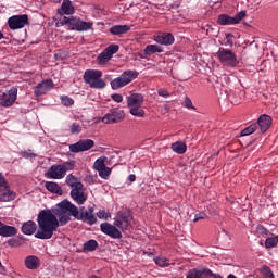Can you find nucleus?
<instances>
[{"label": "nucleus", "mask_w": 278, "mask_h": 278, "mask_svg": "<svg viewBox=\"0 0 278 278\" xmlns=\"http://www.w3.org/2000/svg\"><path fill=\"white\" fill-rule=\"evenodd\" d=\"M71 216L83 220L87 225H97V215H94V207L90 206L88 211H84V207L77 208L75 204L68 200H63L54 208H46L39 212L37 216L38 230L35 233V238L38 240H51L53 233L58 231V228L64 227L70 220Z\"/></svg>", "instance_id": "nucleus-1"}, {"label": "nucleus", "mask_w": 278, "mask_h": 278, "mask_svg": "<svg viewBox=\"0 0 278 278\" xmlns=\"http://www.w3.org/2000/svg\"><path fill=\"white\" fill-rule=\"evenodd\" d=\"M101 77H103V72L100 70H86L83 75L85 84H88L94 90H103L108 86Z\"/></svg>", "instance_id": "nucleus-2"}, {"label": "nucleus", "mask_w": 278, "mask_h": 278, "mask_svg": "<svg viewBox=\"0 0 278 278\" xmlns=\"http://www.w3.org/2000/svg\"><path fill=\"white\" fill-rule=\"evenodd\" d=\"M143 103L144 96H142V93H132L127 98V106L129 108V112L137 118H144L147 115L144 109H142Z\"/></svg>", "instance_id": "nucleus-3"}, {"label": "nucleus", "mask_w": 278, "mask_h": 278, "mask_svg": "<svg viewBox=\"0 0 278 278\" xmlns=\"http://www.w3.org/2000/svg\"><path fill=\"white\" fill-rule=\"evenodd\" d=\"M62 25H68V27H71V29H73L74 31H88L92 29L94 24L92 22H85L81 18H77V17L70 18L64 16L61 22L56 23V27H60Z\"/></svg>", "instance_id": "nucleus-4"}, {"label": "nucleus", "mask_w": 278, "mask_h": 278, "mask_svg": "<svg viewBox=\"0 0 278 278\" xmlns=\"http://www.w3.org/2000/svg\"><path fill=\"white\" fill-rule=\"evenodd\" d=\"M139 73L138 71L127 70L118 77L111 80L110 86L112 90H121V88H125V86H129L134 79H137Z\"/></svg>", "instance_id": "nucleus-5"}, {"label": "nucleus", "mask_w": 278, "mask_h": 278, "mask_svg": "<svg viewBox=\"0 0 278 278\" xmlns=\"http://www.w3.org/2000/svg\"><path fill=\"white\" fill-rule=\"evenodd\" d=\"M217 58L219 62L228 68H236V66L240 64L236 52L231 51L230 49L219 48L217 52Z\"/></svg>", "instance_id": "nucleus-6"}, {"label": "nucleus", "mask_w": 278, "mask_h": 278, "mask_svg": "<svg viewBox=\"0 0 278 278\" xmlns=\"http://www.w3.org/2000/svg\"><path fill=\"white\" fill-rule=\"evenodd\" d=\"M104 125H115L116 123H123L125 121V111L119 108H112L108 113L100 118Z\"/></svg>", "instance_id": "nucleus-7"}, {"label": "nucleus", "mask_w": 278, "mask_h": 278, "mask_svg": "<svg viewBox=\"0 0 278 278\" xmlns=\"http://www.w3.org/2000/svg\"><path fill=\"white\" fill-rule=\"evenodd\" d=\"M131 220H134V216L129 211H119L115 216L114 225L121 231H129L131 228Z\"/></svg>", "instance_id": "nucleus-8"}, {"label": "nucleus", "mask_w": 278, "mask_h": 278, "mask_svg": "<svg viewBox=\"0 0 278 278\" xmlns=\"http://www.w3.org/2000/svg\"><path fill=\"white\" fill-rule=\"evenodd\" d=\"M121 47L116 43L108 46L98 56H97V62L99 66H103L112 60L115 53H118V50Z\"/></svg>", "instance_id": "nucleus-9"}, {"label": "nucleus", "mask_w": 278, "mask_h": 278, "mask_svg": "<svg viewBox=\"0 0 278 278\" xmlns=\"http://www.w3.org/2000/svg\"><path fill=\"white\" fill-rule=\"evenodd\" d=\"M18 97V88L12 87L7 92H3L0 96V105L1 108H12L16 103Z\"/></svg>", "instance_id": "nucleus-10"}, {"label": "nucleus", "mask_w": 278, "mask_h": 278, "mask_svg": "<svg viewBox=\"0 0 278 278\" xmlns=\"http://www.w3.org/2000/svg\"><path fill=\"white\" fill-rule=\"evenodd\" d=\"M245 17H247V11H240L235 16L220 14L217 17V23L218 25H238Z\"/></svg>", "instance_id": "nucleus-11"}, {"label": "nucleus", "mask_w": 278, "mask_h": 278, "mask_svg": "<svg viewBox=\"0 0 278 278\" xmlns=\"http://www.w3.org/2000/svg\"><path fill=\"white\" fill-rule=\"evenodd\" d=\"M9 28L13 31L16 29H23L25 25H29V15L22 14V15H13L8 18Z\"/></svg>", "instance_id": "nucleus-12"}, {"label": "nucleus", "mask_w": 278, "mask_h": 278, "mask_svg": "<svg viewBox=\"0 0 278 278\" xmlns=\"http://www.w3.org/2000/svg\"><path fill=\"white\" fill-rule=\"evenodd\" d=\"M223 278L220 274H214L212 273V269L207 267H202V268H193L189 270L188 275L186 278Z\"/></svg>", "instance_id": "nucleus-13"}, {"label": "nucleus", "mask_w": 278, "mask_h": 278, "mask_svg": "<svg viewBox=\"0 0 278 278\" xmlns=\"http://www.w3.org/2000/svg\"><path fill=\"white\" fill-rule=\"evenodd\" d=\"M100 231L105 236H109V238H113V240H121V238H123V233L114 224L102 223L100 225Z\"/></svg>", "instance_id": "nucleus-14"}, {"label": "nucleus", "mask_w": 278, "mask_h": 278, "mask_svg": "<svg viewBox=\"0 0 278 278\" xmlns=\"http://www.w3.org/2000/svg\"><path fill=\"white\" fill-rule=\"evenodd\" d=\"M94 147V140L92 139H80L74 144H70V151L72 153H81L84 151H90Z\"/></svg>", "instance_id": "nucleus-15"}, {"label": "nucleus", "mask_w": 278, "mask_h": 278, "mask_svg": "<svg viewBox=\"0 0 278 278\" xmlns=\"http://www.w3.org/2000/svg\"><path fill=\"white\" fill-rule=\"evenodd\" d=\"M108 160V157L103 156V157H99L94 164V170H97L99 173V176L102 179H108V177H110V175H112V168L105 166V161Z\"/></svg>", "instance_id": "nucleus-16"}, {"label": "nucleus", "mask_w": 278, "mask_h": 278, "mask_svg": "<svg viewBox=\"0 0 278 278\" xmlns=\"http://www.w3.org/2000/svg\"><path fill=\"white\" fill-rule=\"evenodd\" d=\"M47 179H64L66 174H64V168L61 164L51 165V167L45 173Z\"/></svg>", "instance_id": "nucleus-17"}, {"label": "nucleus", "mask_w": 278, "mask_h": 278, "mask_svg": "<svg viewBox=\"0 0 278 278\" xmlns=\"http://www.w3.org/2000/svg\"><path fill=\"white\" fill-rule=\"evenodd\" d=\"M70 194L77 205H84V203L88 201V194L84 192V185L76 187V189H72Z\"/></svg>", "instance_id": "nucleus-18"}, {"label": "nucleus", "mask_w": 278, "mask_h": 278, "mask_svg": "<svg viewBox=\"0 0 278 278\" xmlns=\"http://www.w3.org/2000/svg\"><path fill=\"white\" fill-rule=\"evenodd\" d=\"M53 88V80L46 79L39 83L34 90L35 97H42V94H47L49 90Z\"/></svg>", "instance_id": "nucleus-19"}, {"label": "nucleus", "mask_w": 278, "mask_h": 278, "mask_svg": "<svg viewBox=\"0 0 278 278\" xmlns=\"http://www.w3.org/2000/svg\"><path fill=\"white\" fill-rule=\"evenodd\" d=\"M155 42L157 45H164L165 47H169L170 45H174L175 42V36L170 33H161L159 35L154 36Z\"/></svg>", "instance_id": "nucleus-20"}, {"label": "nucleus", "mask_w": 278, "mask_h": 278, "mask_svg": "<svg viewBox=\"0 0 278 278\" xmlns=\"http://www.w3.org/2000/svg\"><path fill=\"white\" fill-rule=\"evenodd\" d=\"M257 127H260L262 134H266L268 129H270V125H273V117L269 115L263 114L258 117Z\"/></svg>", "instance_id": "nucleus-21"}, {"label": "nucleus", "mask_w": 278, "mask_h": 278, "mask_svg": "<svg viewBox=\"0 0 278 278\" xmlns=\"http://www.w3.org/2000/svg\"><path fill=\"white\" fill-rule=\"evenodd\" d=\"M24 264L28 270H37V268H40V258L36 255H28L24 260Z\"/></svg>", "instance_id": "nucleus-22"}, {"label": "nucleus", "mask_w": 278, "mask_h": 278, "mask_svg": "<svg viewBox=\"0 0 278 278\" xmlns=\"http://www.w3.org/2000/svg\"><path fill=\"white\" fill-rule=\"evenodd\" d=\"M37 229H38V225H36V222L34 220H28L24 223L21 228L22 233H24V236H34Z\"/></svg>", "instance_id": "nucleus-23"}, {"label": "nucleus", "mask_w": 278, "mask_h": 278, "mask_svg": "<svg viewBox=\"0 0 278 278\" xmlns=\"http://www.w3.org/2000/svg\"><path fill=\"white\" fill-rule=\"evenodd\" d=\"M18 233V229L14 226L3 225L0 227V236L2 238H12Z\"/></svg>", "instance_id": "nucleus-24"}, {"label": "nucleus", "mask_w": 278, "mask_h": 278, "mask_svg": "<svg viewBox=\"0 0 278 278\" xmlns=\"http://www.w3.org/2000/svg\"><path fill=\"white\" fill-rule=\"evenodd\" d=\"M58 14L61 16L64 14H75V7H73L71 0H63L61 9L58 10Z\"/></svg>", "instance_id": "nucleus-25"}, {"label": "nucleus", "mask_w": 278, "mask_h": 278, "mask_svg": "<svg viewBox=\"0 0 278 278\" xmlns=\"http://www.w3.org/2000/svg\"><path fill=\"white\" fill-rule=\"evenodd\" d=\"M16 199V193L10 190V188L0 189V201L3 203L14 201Z\"/></svg>", "instance_id": "nucleus-26"}, {"label": "nucleus", "mask_w": 278, "mask_h": 278, "mask_svg": "<svg viewBox=\"0 0 278 278\" xmlns=\"http://www.w3.org/2000/svg\"><path fill=\"white\" fill-rule=\"evenodd\" d=\"M45 188L52 194H59V197H62L63 194L62 187L55 181H46Z\"/></svg>", "instance_id": "nucleus-27"}, {"label": "nucleus", "mask_w": 278, "mask_h": 278, "mask_svg": "<svg viewBox=\"0 0 278 278\" xmlns=\"http://www.w3.org/2000/svg\"><path fill=\"white\" fill-rule=\"evenodd\" d=\"M65 184L70 188H72V190H75L76 188L84 186V184H81V180H79V178L75 177L73 174H68L66 176Z\"/></svg>", "instance_id": "nucleus-28"}, {"label": "nucleus", "mask_w": 278, "mask_h": 278, "mask_svg": "<svg viewBox=\"0 0 278 278\" xmlns=\"http://www.w3.org/2000/svg\"><path fill=\"white\" fill-rule=\"evenodd\" d=\"M131 27L129 25H115L110 28V34L113 36H123V34H127V31H130Z\"/></svg>", "instance_id": "nucleus-29"}, {"label": "nucleus", "mask_w": 278, "mask_h": 278, "mask_svg": "<svg viewBox=\"0 0 278 278\" xmlns=\"http://www.w3.org/2000/svg\"><path fill=\"white\" fill-rule=\"evenodd\" d=\"M170 149L172 151H174V153H177L178 155H184V153L188 151V146H186V142L184 141H176L172 143Z\"/></svg>", "instance_id": "nucleus-30"}, {"label": "nucleus", "mask_w": 278, "mask_h": 278, "mask_svg": "<svg viewBox=\"0 0 278 278\" xmlns=\"http://www.w3.org/2000/svg\"><path fill=\"white\" fill-rule=\"evenodd\" d=\"M143 51L146 55H153L154 53H164V48L157 45H148Z\"/></svg>", "instance_id": "nucleus-31"}, {"label": "nucleus", "mask_w": 278, "mask_h": 278, "mask_svg": "<svg viewBox=\"0 0 278 278\" xmlns=\"http://www.w3.org/2000/svg\"><path fill=\"white\" fill-rule=\"evenodd\" d=\"M242 91L237 90L228 94V99L233 105H240L242 103Z\"/></svg>", "instance_id": "nucleus-32"}, {"label": "nucleus", "mask_w": 278, "mask_h": 278, "mask_svg": "<svg viewBox=\"0 0 278 278\" xmlns=\"http://www.w3.org/2000/svg\"><path fill=\"white\" fill-rule=\"evenodd\" d=\"M99 248V242L97 240L90 239L84 243L83 249L84 251H97Z\"/></svg>", "instance_id": "nucleus-33"}, {"label": "nucleus", "mask_w": 278, "mask_h": 278, "mask_svg": "<svg viewBox=\"0 0 278 278\" xmlns=\"http://www.w3.org/2000/svg\"><path fill=\"white\" fill-rule=\"evenodd\" d=\"M153 261L156 266H160L161 268H166L170 266V261L166 257H154Z\"/></svg>", "instance_id": "nucleus-34"}, {"label": "nucleus", "mask_w": 278, "mask_h": 278, "mask_svg": "<svg viewBox=\"0 0 278 278\" xmlns=\"http://www.w3.org/2000/svg\"><path fill=\"white\" fill-rule=\"evenodd\" d=\"M278 244V235L275 237H269L265 240V249H275Z\"/></svg>", "instance_id": "nucleus-35"}, {"label": "nucleus", "mask_w": 278, "mask_h": 278, "mask_svg": "<svg viewBox=\"0 0 278 278\" xmlns=\"http://www.w3.org/2000/svg\"><path fill=\"white\" fill-rule=\"evenodd\" d=\"M75 161H66L64 163L61 164V167L63 168V173L66 175V173H68V170H73L75 168Z\"/></svg>", "instance_id": "nucleus-36"}, {"label": "nucleus", "mask_w": 278, "mask_h": 278, "mask_svg": "<svg viewBox=\"0 0 278 278\" xmlns=\"http://www.w3.org/2000/svg\"><path fill=\"white\" fill-rule=\"evenodd\" d=\"M257 131V124H252L241 131V136H251Z\"/></svg>", "instance_id": "nucleus-37"}, {"label": "nucleus", "mask_w": 278, "mask_h": 278, "mask_svg": "<svg viewBox=\"0 0 278 278\" xmlns=\"http://www.w3.org/2000/svg\"><path fill=\"white\" fill-rule=\"evenodd\" d=\"M61 103L65 108H71V105H75V100L68 96H61Z\"/></svg>", "instance_id": "nucleus-38"}, {"label": "nucleus", "mask_w": 278, "mask_h": 278, "mask_svg": "<svg viewBox=\"0 0 278 278\" xmlns=\"http://www.w3.org/2000/svg\"><path fill=\"white\" fill-rule=\"evenodd\" d=\"M97 216L100 218V220H108L109 218H112V213L106 212L105 210H100L97 213Z\"/></svg>", "instance_id": "nucleus-39"}, {"label": "nucleus", "mask_w": 278, "mask_h": 278, "mask_svg": "<svg viewBox=\"0 0 278 278\" xmlns=\"http://www.w3.org/2000/svg\"><path fill=\"white\" fill-rule=\"evenodd\" d=\"M182 105H184V108H187L188 110H197L194 104H192V100L188 97L185 98Z\"/></svg>", "instance_id": "nucleus-40"}, {"label": "nucleus", "mask_w": 278, "mask_h": 278, "mask_svg": "<svg viewBox=\"0 0 278 278\" xmlns=\"http://www.w3.org/2000/svg\"><path fill=\"white\" fill-rule=\"evenodd\" d=\"M21 156L25 157L26 160H33V157H36L37 154L33 153L31 150H26V151L21 152Z\"/></svg>", "instance_id": "nucleus-41"}, {"label": "nucleus", "mask_w": 278, "mask_h": 278, "mask_svg": "<svg viewBox=\"0 0 278 278\" xmlns=\"http://www.w3.org/2000/svg\"><path fill=\"white\" fill-rule=\"evenodd\" d=\"M9 247L16 248V247H23V241L20 239H9L8 240Z\"/></svg>", "instance_id": "nucleus-42"}, {"label": "nucleus", "mask_w": 278, "mask_h": 278, "mask_svg": "<svg viewBox=\"0 0 278 278\" xmlns=\"http://www.w3.org/2000/svg\"><path fill=\"white\" fill-rule=\"evenodd\" d=\"M71 131L73 134H81V126L79 124H77V123H73L71 125Z\"/></svg>", "instance_id": "nucleus-43"}, {"label": "nucleus", "mask_w": 278, "mask_h": 278, "mask_svg": "<svg viewBox=\"0 0 278 278\" xmlns=\"http://www.w3.org/2000/svg\"><path fill=\"white\" fill-rule=\"evenodd\" d=\"M157 94L159 97H163L164 99H168V97H170V92H168V90H166L165 88L159 89Z\"/></svg>", "instance_id": "nucleus-44"}, {"label": "nucleus", "mask_w": 278, "mask_h": 278, "mask_svg": "<svg viewBox=\"0 0 278 278\" xmlns=\"http://www.w3.org/2000/svg\"><path fill=\"white\" fill-rule=\"evenodd\" d=\"M0 188H10V185L2 173H0Z\"/></svg>", "instance_id": "nucleus-45"}, {"label": "nucleus", "mask_w": 278, "mask_h": 278, "mask_svg": "<svg viewBox=\"0 0 278 278\" xmlns=\"http://www.w3.org/2000/svg\"><path fill=\"white\" fill-rule=\"evenodd\" d=\"M207 215L205 213L200 212L194 215L193 223H199V220H203V218H206Z\"/></svg>", "instance_id": "nucleus-46"}, {"label": "nucleus", "mask_w": 278, "mask_h": 278, "mask_svg": "<svg viewBox=\"0 0 278 278\" xmlns=\"http://www.w3.org/2000/svg\"><path fill=\"white\" fill-rule=\"evenodd\" d=\"M256 231L257 233H261V236H266L268 233V230L262 225L256 227Z\"/></svg>", "instance_id": "nucleus-47"}, {"label": "nucleus", "mask_w": 278, "mask_h": 278, "mask_svg": "<svg viewBox=\"0 0 278 278\" xmlns=\"http://www.w3.org/2000/svg\"><path fill=\"white\" fill-rule=\"evenodd\" d=\"M112 99L115 103H123V96L121 93L112 94Z\"/></svg>", "instance_id": "nucleus-48"}, {"label": "nucleus", "mask_w": 278, "mask_h": 278, "mask_svg": "<svg viewBox=\"0 0 278 278\" xmlns=\"http://www.w3.org/2000/svg\"><path fill=\"white\" fill-rule=\"evenodd\" d=\"M265 278H275L273 270H270L268 267H265Z\"/></svg>", "instance_id": "nucleus-49"}, {"label": "nucleus", "mask_w": 278, "mask_h": 278, "mask_svg": "<svg viewBox=\"0 0 278 278\" xmlns=\"http://www.w3.org/2000/svg\"><path fill=\"white\" fill-rule=\"evenodd\" d=\"M231 38H233V35L228 33L226 34V40L228 42V45H233V40H231Z\"/></svg>", "instance_id": "nucleus-50"}, {"label": "nucleus", "mask_w": 278, "mask_h": 278, "mask_svg": "<svg viewBox=\"0 0 278 278\" xmlns=\"http://www.w3.org/2000/svg\"><path fill=\"white\" fill-rule=\"evenodd\" d=\"M128 181H130V184H134V181H136V176L134 174H130L128 176Z\"/></svg>", "instance_id": "nucleus-51"}, {"label": "nucleus", "mask_w": 278, "mask_h": 278, "mask_svg": "<svg viewBox=\"0 0 278 278\" xmlns=\"http://www.w3.org/2000/svg\"><path fill=\"white\" fill-rule=\"evenodd\" d=\"M227 278H238V277H236V275H233V274H230V275H228Z\"/></svg>", "instance_id": "nucleus-52"}, {"label": "nucleus", "mask_w": 278, "mask_h": 278, "mask_svg": "<svg viewBox=\"0 0 278 278\" xmlns=\"http://www.w3.org/2000/svg\"><path fill=\"white\" fill-rule=\"evenodd\" d=\"M0 40H3V33L0 30Z\"/></svg>", "instance_id": "nucleus-53"}, {"label": "nucleus", "mask_w": 278, "mask_h": 278, "mask_svg": "<svg viewBox=\"0 0 278 278\" xmlns=\"http://www.w3.org/2000/svg\"><path fill=\"white\" fill-rule=\"evenodd\" d=\"M118 1H123V0H118Z\"/></svg>", "instance_id": "nucleus-54"}]
</instances>
